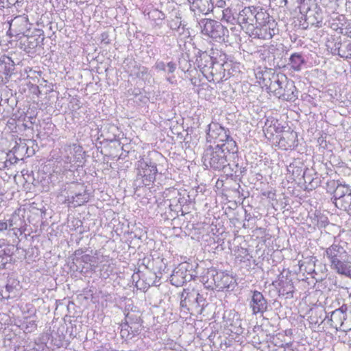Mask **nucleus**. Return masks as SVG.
Returning <instances> with one entry per match:
<instances>
[{
  "label": "nucleus",
  "mask_w": 351,
  "mask_h": 351,
  "mask_svg": "<svg viewBox=\"0 0 351 351\" xmlns=\"http://www.w3.org/2000/svg\"><path fill=\"white\" fill-rule=\"evenodd\" d=\"M263 85L276 97L288 101H293L298 98V91L293 80H288L282 73H263Z\"/></svg>",
  "instance_id": "f257e3e1"
},
{
  "label": "nucleus",
  "mask_w": 351,
  "mask_h": 351,
  "mask_svg": "<svg viewBox=\"0 0 351 351\" xmlns=\"http://www.w3.org/2000/svg\"><path fill=\"white\" fill-rule=\"evenodd\" d=\"M238 152L235 141H230L221 145H209L204 153V163H208L210 167L216 170H221L228 165V158L234 156Z\"/></svg>",
  "instance_id": "f03ea898"
},
{
  "label": "nucleus",
  "mask_w": 351,
  "mask_h": 351,
  "mask_svg": "<svg viewBox=\"0 0 351 351\" xmlns=\"http://www.w3.org/2000/svg\"><path fill=\"white\" fill-rule=\"evenodd\" d=\"M324 255L328 260L332 269L339 274L351 276L350 255L346 249L345 243H334L326 249Z\"/></svg>",
  "instance_id": "7ed1b4c3"
},
{
  "label": "nucleus",
  "mask_w": 351,
  "mask_h": 351,
  "mask_svg": "<svg viewBox=\"0 0 351 351\" xmlns=\"http://www.w3.org/2000/svg\"><path fill=\"white\" fill-rule=\"evenodd\" d=\"M199 25L204 35L219 43L228 41V29L220 22L210 19H202Z\"/></svg>",
  "instance_id": "20e7f679"
},
{
  "label": "nucleus",
  "mask_w": 351,
  "mask_h": 351,
  "mask_svg": "<svg viewBox=\"0 0 351 351\" xmlns=\"http://www.w3.org/2000/svg\"><path fill=\"white\" fill-rule=\"evenodd\" d=\"M265 16V13L258 11V8L254 6L245 7L239 12L237 22L242 28H246L247 31H250V28L258 24V21L263 19Z\"/></svg>",
  "instance_id": "39448f33"
},
{
  "label": "nucleus",
  "mask_w": 351,
  "mask_h": 351,
  "mask_svg": "<svg viewBox=\"0 0 351 351\" xmlns=\"http://www.w3.org/2000/svg\"><path fill=\"white\" fill-rule=\"evenodd\" d=\"M206 141L213 145H221L230 141H234L229 135L228 130L219 123L213 122L208 125Z\"/></svg>",
  "instance_id": "423d86ee"
},
{
  "label": "nucleus",
  "mask_w": 351,
  "mask_h": 351,
  "mask_svg": "<svg viewBox=\"0 0 351 351\" xmlns=\"http://www.w3.org/2000/svg\"><path fill=\"white\" fill-rule=\"evenodd\" d=\"M206 283L211 289H217L219 290L229 288L232 282V278L228 274L215 269H209L206 276Z\"/></svg>",
  "instance_id": "0eeeda50"
},
{
  "label": "nucleus",
  "mask_w": 351,
  "mask_h": 351,
  "mask_svg": "<svg viewBox=\"0 0 351 351\" xmlns=\"http://www.w3.org/2000/svg\"><path fill=\"white\" fill-rule=\"evenodd\" d=\"M325 318L321 322L327 319V322L330 326L336 330H346L350 326V324H348V321L346 320V314L344 312L343 305L332 311V312L325 311Z\"/></svg>",
  "instance_id": "6e6552de"
},
{
  "label": "nucleus",
  "mask_w": 351,
  "mask_h": 351,
  "mask_svg": "<svg viewBox=\"0 0 351 351\" xmlns=\"http://www.w3.org/2000/svg\"><path fill=\"white\" fill-rule=\"evenodd\" d=\"M276 26V24L274 21L269 20L263 24L258 21V24H256L254 27L250 28L251 36H254V38L259 39L269 40L278 31Z\"/></svg>",
  "instance_id": "1a4fd4ad"
},
{
  "label": "nucleus",
  "mask_w": 351,
  "mask_h": 351,
  "mask_svg": "<svg viewBox=\"0 0 351 351\" xmlns=\"http://www.w3.org/2000/svg\"><path fill=\"white\" fill-rule=\"evenodd\" d=\"M31 24L28 18L24 15L14 17L10 23L8 32L12 36H27L29 32Z\"/></svg>",
  "instance_id": "9d476101"
},
{
  "label": "nucleus",
  "mask_w": 351,
  "mask_h": 351,
  "mask_svg": "<svg viewBox=\"0 0 351 351\" xmlns=\"http://www.w3.org/2000/svg\"><path fill=\"white\" fill-rule=\"evenodd\" d=\"M189 267L187 264H181L173 270L170 279L173 285L180 287L193 279V274L188 269Z\"/></svg>",
  "instance_id": "9b49d317"
},
{
  "label": "nucleus",
  "mask_w": 351,
  "mask_h": 351,
  "mask_svg": "<svg viewBox=\"0 0 351 351\" xmlns=\"http://www.w3.org/2000/svg\"><path fill=\"white\" fill-rule=\"evenodd\" d=\"M190 10L195 14L207 15L214 9L213 0H187Z\"/></svg>",
  "instance_id": "f8f14e48"
},
{
  "label": "nucleus",
  "mask_w": 351,
  "mask_h": 351,
  "mask_svg": "<svg viewBox=\"0 0 351 351\" xmlns=\"http://www.w3.org/2000/svg\"><path fill=\"white\" fill-rule=\"evenodd\" d=\"M250 307L252 311L253 315L258 313L263 314L267 309V302L262 293L254 291L252 293V298L250 302Z\"/></svg>",
  "instance_id": "ddd939ff"
},
{
  "label": "nucleus",
  "mask_w": 351,
  "mask_h": 351,
  "mask_svg": "<svg viewBox=\"0 0 351 351\" xmlns=\"http://www.w3.org/2000/svg\"><path fill=\"white\" fill-rule=\"evenodd\" d=\"M63 149L66 153L68 162H78L82 158L84 152L82 146L74 143L66 145Z\"/></svg>",
  "instance_id": "4468645a"
},
{
  "label": "nucleus",
  "mask_w": 351,
  "mask_h": 351,
  "mask_svg": "<svg viewBox=\"0 0 351 351\" xmlns=\"http://www.w3.org/2000/svg\"><path fill=\"white\" fill-rule=\"evenodd\" d=\"M15 64L11 58L7 56L0 57V78L3 79V75L6 80L12 75L14 70Z\"/></svg>",
  "instance_id": "2eb2a0df"
},
{
  "label": "nucleus",
  "mask_w": 351,
  "mask_h": 351,
  "mask_svg": "<svg viewBox=\"0 0 351 351\" xmlns=\"http://www.w3.org/2000/svg\"><path fill=\"white\" fill-rule=\"evenodd\" d=\"M20 289L19 281L14 278H9L5 286V289L1 291V295L4 299H9L16 296L17 291Z\"/></svg>",
  "instance_id": "dca6fc26"
},
{
  "label": "nucleus",
  "mask_w": 351,
  "mask_h": 351,
  "mask_svg": "<svg viewBox=\"0 0 351 351\" xmlns=\"http://www.w3.org/2000/svg\"><path fill=\"white\" fill-rule=\"evenodd\" d=\"M77 186L82 193H77L76 196H68L67 199L69 203L72 204L74 207L81 206L89 200V194L86 192V186L83 184H78Z\"/></svg>",
  "instance_id": "f3484780"
},
{
  "label": "nucleus",
  "mask_w": 351,
  "mask_h": 351,
  "mask_svg": "<svg viewBox=\"0 0 351 351\" xmlns=\"http://www.w3.org/2000/svg\"><path fill=\"white\" fill-rule=\"evenodd\" d=\"M125 324L127 327H130L133 333H138L141 328V317L139 315L134 311L128 312L125 315Z\"/></svg>",
  "instance_id": "a211bd4d"
},
{
  "label": "nucleus",
  "mask_w": 351,
  "mask_h": 351,
  "mask_svg": "<svg viewBox=\"0 0 351 351\" xmlns=\"http://www.w3.org/2000/svg\"><path fill=\"white\" fill-rule=\"evenodd\" d=\"M156 68L158 71H162L165 73H167L166 80L171 84L173 83L174 77L173 76H171V74H172L176 69L175 63L173 62H169L166 64L162 61L157 62Z\"/></svg>",
  "instance_id": "6ab92c4d"
},
{
  "label": "nucleus",
  "mask_w": 351,
  "mask_h": 351,
  "mask_svg": "<svg viewBox=\"0 0 351 351\" xmlns=\"http://www.w3.org/2000/svg\"><path fill=\"white\" fill-rule=\"evenodd\" d=\"M25 36L27 37V46L31 49L37 47L45 39L43 31L41 29H36L34 36H29L28 33Z\"/></svg>",
  "instance_id": "aec40b11"
},
{
  "label": "nucleus",
  "mask_w": 351,
  "mask_h": 351,
  "mask_svg": "<svg viewBox=\"0 0 351 351\" xmlns=\"http://www.w3.org/2000/svg\"><path fill=\"white\" fill-rule=\"evenodd\" d=\"M118 132L119 129L114 125L108 124L101 128V136L109 142H113L116 140Z\"/></svg>",
  "instance_id": "412c9836"
},
{
  "label": "nucleus",
  "mask_w": 351,
  "mask_h": 351,
  "mask_svg": "<svg viewBox=\"0 0 351 351\" xmlns=\"http://www.w3.org/2000/svg\"><path fill=\"white\" fill-rule=\"evenodd\" d=\"M186 293V297L188 299L189 305L199 306L204 301V298L197 291L184 289Z\"/></svg>",
  "instance_id": "4be33fe9"
},
{
  "label": "nucleus",
  "mask_w": 351,
  "mask_h": 351,
  "mask_svg": "<svg viewBox=\"0 0 351 351\" xmlns=\"http://www.w3.org/2000/svg\"><path fill=\"white\" fill-rule=\"evenodd\" d=\"M305 61L301 54L295 53H293L289 58V64L291 68L295 71H300L302 69V66L304 64Z\"/></svg>",
  "instance_id": "5701e85b"
},
{
  "label": "nucleus",
  "mask_w": 351,
  "mask_h": 351,
  "mask_svg": "<svg viewBox=\"0 0 351 351\" xmlns=\"http://www.w3.org/2000/svg\"><path fill=\"white\" fill-rule=\"evenodd\" d=\"M12 252L10 246L4 243H0V267H5L10 260Z\"/></svg>",
  "instance_id": "b1692460"
},
{
  "label": "nucleus",
  "mask_w": 351,
  "mask_h": 351,
  "mask_svg": "<svg viewBox=\"0 0 351 351\" xmlns=\"http://www.w3.org/2000/svg\"><path fill=\"white\" fill-rule=\"evenodd\" d=\"M351 192V188L345 184H338L334 191V201L337 202L339 199L348 195Z\"/></svg>",
  "instance_id": "393cba45"
},
{
  "label": "nucleus",
  "mask_w": 351,
  "mask_h": 351,
  "mask_svg": "<svg viewBox=\"0 0 351 351\" xmlns=\"http://www.w3.org/2000/svg\"><path fill=\"white\" fill-rule=\"evenodd\" d=\"M221 21L226 22L227 23L234 25L237 22V19L234 17L232 9L228 7L226 8H224L222 11Z\"/></svg>",
  "instance_id": "a878e982"
},
{
  "label": "nucleus",
  "mask_w": 351,
  "mask_h": 351,
  "mask_svg": "<svg viewBox=\"0 0 351 351\" xmlns=\"http://www.w3.org/2000/svg\"><path fill=\"white\" fill-rule=\"evenodd\" d=\"M334 203L337 208L346 210L351 205V192Z\"/></svg>",
  "instance_id": "bb28decb"
},
{
  "label": "nucleus",
  "mask_w": 351,
  "mask_h": 351,
  "mask_svg": "<svg viewBox=\"0 0 351 351\" xmlns=\"http://www.w3.org/2000/svg\"><path fill=\"white\" fill-rule=\"evenodd\" d=\"M146 166H147L148 168L144 169V171H143L144 174H143V182L145 184V185L149 186L151 184L152 182H154V181L152 180L153 177H152V175L151 174L152 169H150V167H152L151 166V165H149L148 164H146Z\"/></svg>",
  "instance_id": "cd10ccee"
},
{
  "label": "nucleus",
  "mask_w": 351,
  "mask_h": 351,
  "mask_svg": "<svg viewBox=\"0 0 351 351\" xmlns=\"http://www.w3.org/2000/svg\"><path fill=\"white\" fill-rule=\"evenodd\" d=\"M338 55L343 58H351V43L348 44L345 49H338Z\"/></svg>",
  "instance_id": "c85d7f7f"
},
{
  "label": "nucleus",
  "mask_w": 351,
  "mask_h": 351,
  "mask_svg": "<svg viewBox=\"0 0 351 351\" xmlns=\"http://www.w3.org/2000/svg\"><path fill=\"white\" fill-rule=\"evenodd\" d=\"M287 287L288 288L287 290L285 289V287L280 289V294L286 295L287 298H293V287L292 284L288 283Z\"/></svg>",
  "instance_id": "c756f323"
},
{
  "label": "nucleus",
  "mask_w": 351,
  "mask_h": 351,
  "mask_svg": "<svg viewBox=\"0 0 351 351\" xmlns=\"http://www.w3.org/2000/svg\"><path fill=\"white\" fill-rule=\"evenodd\" d=\"M316 258L315 257H312L308 262H306V265H305L304 271L308 274H312L315 272V266Z\"/></svg>",
  "instance_id": "7c9ffc66"
},
{
  "label": "nucleus",
  "mask_w": 351,
  "mask_h": 351,
  "mask_svg": "<svg viewBox=\"0 0 351 351\" xmlns=\"http://www.w3.org/2000/svg\"><path fill=\"white\" fill-rule=\"evenodd\" d=\"M322 315L323 310L322 309L315 310V311H313L311 315L310 316L311 322L314 323L315 324H317L319 322L317 317H319V318L322 319Z\"/></svg>",
  "instance_id": "2f4dec72"
},
{
  "label": "nucleus",
  "mask_w": 351,
  "mask_h": 351,
  "mask_svg": "<svg viewBox=\"0 0 351 351\" xmlns=\"http://www.w3.org/2000/svg\"><path fill=\"white\" fill-rule=\"evenodd\" d=\"M129 328L125 326V324L121 325V329L120 331L121 336L122 338L131 339L132 337L130 335V332L129 331Z\"/></svg>",
  "instance_id": "473e14b6"
},
{
  "label": "nucleus",
  "mask_w": 351,
  "mask_h": 351,
  "mask_svg": "<svg viewBox=\"0 0 351 351\" xmlns=\"http://www.w3.org/2000/svg\"><path fill=\"white\" fill-rule=\"evenodd\" d=\"M79 183H73L71 186L69 188L70 190V195L68 196H76L77 193H81L80 191V189H79V187L77 186V184Z\"/></svg>",
  "instance_id": "72a5a7b5"
},
{
  "label": "nucleus",
  "mask_w": 351,
  "mask_h": 351,
  "mask_svg": "<svg viewBox=\"0 0 351 351\" xmlns=\"http://www.w3.org/2000/svg\"><path fill=\"white\" fill-rule=\"evenodd\" d=\"M188 305H189V303L188 302V299L186 297V293L184 290L181 294L180 306L182 308H185L189 310V308H188Z\"/></svg>",
  "instance_id": "f704fd0d"
},
{
  "label": "nucleus",
  "mask_w": 351,
  "mask_h": 351,
  "mask_svg": "<svg viewBox=\"0 0 351 351\" xmlns=\"http://www.w3.org/2000/svg\"><path fill=\"white\" fill-rule=\"evenodd\" d=\"M343 308L345 313L346 314V320L351 322V303L348 304H343Z\"/></svg>",
  "instance_id": "c9c22d12"
},
{
  "label": "nucleus",
  "mask_w": 351,
  "mask_h": 351,
  "mask_svg": "<svg viewBox=\"0 0 351 351\" xmlns=\"http://www.w3.org/2000/svg\"><path fill=\"white\" fill-rule=\"evenodd\" d=\"M157 18L158 21H160V23H157V25H162L163 23V20L165 19V14L162 12L155 9V19Z\"/></svg>",
  "instance_id": "e433bc0d"
},
{
  "label": "nucleus",
  "mask_w": 351,
  "mask_h": 351,
  "mask_svg": "<svg viewBox=\"0 0 351 351\" xmlns=\"http://www.w3.org/2000/svg\"><path fill=\"white\" fill-rule=\"evenodd\" d=\"M214 1V6L217 8H224L226 6V0H213Z\"/></svg>",
  "instance_id": "4c0bfd02"
},
{
  "label": "nucleus",
  "mask_w": 351,
  "mask_h": 351,
  "mask_svg": "<svg viewBox=\"0 0 351 351\" xmlns=\"http://www.w3.org/2000/svg\"><path fill=\"white\" fill-rule=\"evenodd\" d=\"M19 160L18 158H16V156H13L12 157H10L8 160L6 159V160L5 161V167H8V164L9 163L10 165H13V164H15L17 162V161Z\"/></svg>",
  "instance_id": "58836bf2"
},
{
  "label": "nucleus",
  "mask_w": 351,
  "mask_h": 351,
  "mask_svg": "<svg viewBox=\"0 0 351 351\" xmlns=\"http://www.w3.org/2000/svg\"><path fill=\"white\" fill-rule=\"evenodd\" d=\"M81 260L84 263H90L92 262L93 257L90 255L85 254L82 256Z\"/></svg>",
  "instance_id": "ea45409f"
},
{
  "label": "nucleus",
  "mask_w": 351,
  "mask_h": 351,
  "mask_svg": "<svg viewBox=\"0 0 351 351\" xmlns=\"http://www.w3.org/2000/svg\"><path fill=\"white\" fill-rule=\"evenodd\" d=\"M8 228V225L6 221L0 220V232L6 230Z\"/></svg>",
  "instance_id": "a19ab883"
},
{
  "label": "nucleus",
  "mask_w": 351,
  "mask_h": 351,
  "mask_svg": "<svg viewBox=\"0 0 351 351\" xmlns=\"http://www.w3.org/2000/svg\"><path fill=\"white\" fill-rule=\"evenodd\" d=\"M237 322L239 323V326L236 328V330L234 331L232 329H231V331L239 335V334L242 333L243 329L241 327V323L238 319H237Z\"/></svg>",
  "instance_id": "79ce46f5"
},
{
  "label": "nucleus",
  "mask_w": 351,
  "mask_h": 351,
  "mask_svg": "<svg viewBox=\"0 0 351 351\" xmlns=\"http://www.w3.org/2000/svg\"><path fill=\"white\" fill-rule=\"evenodd\" d=\"M8 228H11L14 226V222H13V219H9L8 220Z\"/></svg>",
  "instance_id": "37998d69"
},
{
  "label": "nucleus",
  "mask_w": 351,
  "mask_h": 351,
  "mask_svg": "<svg viewBox=\"0 0 351 351\" xmlns=\"http://www.w3.org/2000/svg\"><path fill=\"white\" fill-rule=\"evenodd\" d=\"M84 253V251L82 250H77L75 252V255H81Z\"/></svg>",
  "instance_id": "c03bdc74"
},
{
  "label": "nucleus",
  "mask_w": 351,
  "mask_h": 351,
  "mask_svg": "<svg viewBox=\"0 0 351 351\" xmlns=\"http://www.w3.org/2000/svg\"><path fill=\"white\" fill-rule=\"evenodd\" d=\"M158 157L162 158L161 154L159 152H155V158L158 159Z\"/></svg>",
  "instance_id": "a18cd8bd"
},
{
  "label": "nucleus",
  "mask_w": 351,
  "mask_h": 351,
  "mask_svg": "<svg viewBox=\"0 0 351 351\" xmlns=\"http://www.w3.org/2000/svg\"><path fill=\"white\" fill-rule=\"evenodd\" d=\"M129 331L130 332V335L132 337H134L137 333H133L132 332V330L130 328H129Z\"/></svg>",
  "instance_id": "49530a36"
},
{
  "label": "nucleus",
  "mask_w": 351,
  "mask_h": 351,
  "mask_svg": "<svg viewBox=\"0 0 351 351\" xmlns=\"http://www.w3.org/2000/svg\"><path fill=\"white\" fill-rule=\"evenodd\" d=\"M346 211L348 213L349 215H351V204H350V206L349 208H348Z\"/></svg>",
  "instance_id": "de8ad7c7"
},
{
  "label": "nucleus",
  "mask_w": 351,
  "mask_h": 351,
  "mask_svg": "<svg viewBox=\"0 0 351 351\" xmlns=\"http://www.w3.org/2000/svg\"><path fill=\"white\" fill-rule=\"evenodd\" d=\"M157 173H158V169H157V168H156V167L155 166V180H156V175H157Z\"/></svg>",
  "instance_id": "09e8293b"
},
{
  "label": "nucleus",
  "mask_w": 351,
  "mask_h": 351,
  "mask_svg": "<svg viewBox=\"0 0 351 351\" xmlns=\"http://www.w3.org/2000/svg\"><path fill=\"white\" fill-rule=\"evenodd\" d=\"M326 221V217H324V220L322 221V223H324Z\"/></svg>",
  "instance_id": "8fccbe9b"
},
{
  "label": "nucleus",
  "mask_w": 351,
  "mask_h": 351,
  "mask_svg": "<svg viewBox=\"0 0 351 351\" xmlns=\"http://www.w3.org/2000/svg\"><path fill=\"white\" fill-rule=\"evenodd\" d=\"M207 58L211 61V58L210 57L208 56Z\"/></svg>",
  "instance_id": "3c124183"
}]
</instances>
